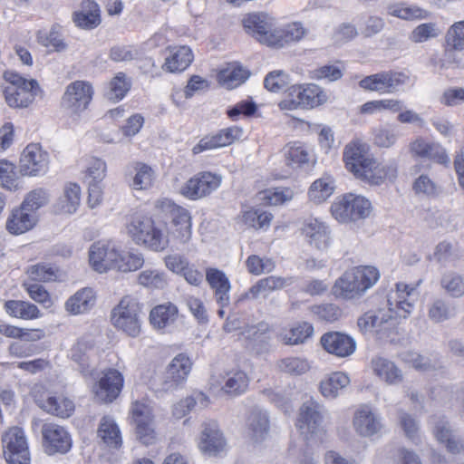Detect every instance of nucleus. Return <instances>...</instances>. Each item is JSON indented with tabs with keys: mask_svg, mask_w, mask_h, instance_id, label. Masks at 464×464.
I'll use <instances>...</instances> for the list:
<instances>
[{
	"mask_svg": "<svg viewBox=\"0 0 464 464\" xmlns=\"http://www.w3.org/2000/svg\"><path fill=\"white\" fill-rule=\"evenodd\" d=\"M419 281L415 286L404 283L396 284L394 296L388 298L390 305L388 311L378 310L369 311L358 319V326L362 331H382L386 328V324L392 319V311L396 308L397 314L406 318L411 313L417 297L416 287L420 285Z\"/></svg>",
	"mask_w": 464,
	"mask_h": 464,
	"instance_id": "obj_1",
	"label": "nucleus"
},
{
	"mask_svg": "<svg viewBox=\"0 0 464 464\" xmlns=\"http://www.w3.org/2000/svg\"><path fill=\"white\" fill-rule=\"evenodd\" d=\"M343 160L346 169L353 176L370 185H380L392 173L394 176L395 169L378 162L369 154L367 144L359 140L347 144L343 150Z\"/></svg>",
	"mask_w": 464,
	"mask_h": 464,
	"instance_id": "obj_2",
	"label": "nucleus"
},
{
	"mask_svg": "<svg viewBox=\"0 0 464 464\" xmlns=\"http://www.w3.org/2000/svg\"><path fill=\"white\" fill-rule=\"evenodd\" d=\"M132 240L145 247L160 252L169 246V233L164 221L143 215L132 216L126 226Z\"/></svg>",
	"mask_w": 464,
	"mask_h": 464,
	"instance_id": "obj_3",
	"label": "nucleus"
},
{
	"mask_svg": "<svg viewBox=\"0 0 464 464\" xmlns=\"http://www.w3.org/2000/svg\"><path fill=\"white\" fill-rule=\"evenodd\" d=\"M380 273L374 266H357L346 271L336 280L334 294L346 299L360 297L379 280Z\"/></svg>",
	"mask_w": 464,
	"mask_h": 464,
	"instance_id": "obj_4",
	"label": "nucleus"
},
{
	"mask_svg": "<svg viewBox=\"0 0 464 464\" xmlns=\"http://www.w3.org/2000/svg\"><path fill=\"white\" fill-rule=\"evenodd\" d=\"M4 78L6 84L3 93L6 103L12 108H26L42 92L35 80H26L14 72H5Z\"/></svg>",
	"mask_w": 464,
	"mask_h": 464,
	"instance_id": "obj_5",
	"label": "nucleus"
},
{
	"mask_svg": "<svg viewBox=\"0 0 464 464\" xmlns=\"http://www.w3.org/2000/svg\"><path fill=\"white\" fill-rule=\"evenodd\" d=\"M324 407L310 398L299 409L296 427L306 441L322 440L325 434L323 426Z\"/></svg>",
	"mask_w": 464,
	"mask_h": 464,
	"instance_id": "obj_6",
	"label": "nucleus"
},
{
	"mask_svg": "<svg viewBox=\"0 0 464 464\" xmlns=\"http://www.w3.org/2000/svg\"><path fill=\"white\" fill-rule=\"evenodd\" d=\"M141 306L130 296L123 297L111 311V323L120 331L130 337H137L141 331Z\"/></svg>",
	"mask_w": 464,
	"mask_h": 464,
	"instance_id": "obj_7",
	"label": "nucleus"
},
{
	"mask_svg": "<svg viewBox=\"0 0 464 464\" xmlns=\"http://www.w3.org/2000/svg\"><path fill=\"white\" fill-rule=\"evenodd\" d=\"M371 211L372 206L368 199L352 193L336 198L331 206L333 217L341 223L366 218Z\"/></svg>",
	"mask_w": 464,
	"mask_h": 464,
	"instance_id": "obj_8",
	"label": "nucleus"
},
{
	"mask_svg": "<svg viewBox=\"0 0 464 464\" xmlns=\"http://www.w3.org/2000/svg\"><path fill=\"white\" fill-rule=\"evenodd\" d=\"M93 96L89 82L74 81L67 85L61 99V107L71 116L77 117L84 111Z\"/></svg>",
	"mask_w": 464,
	"mask_h": 464,
	"instance_id": "obj_9",
	"label": "nucleus"
},
{
	"mask_svg": "<svg viewBox=\"0 0 464 464\" xmlns=\"http://www.w3.org/2000/svg\"><path fill=\"white\" fill-rule=\"evenodd\" d=\"M156 209L171 218L172 235L180 242L186 243L191 237V217L189 212L169 198H161L155 203Z\"/></svg>",
	"mask_w": 464,
	"mask_h": 464,
	"instance_id": "obj_10",
	"label": "nucleus"
},
{
	"mask_svg": "<svg viewBox=\"0 0 464 464\" xmlns=\"http://www.w3.org/2000/svg\"><path fill=\"white\" fill-rule=\"evenodd\" d=\"M246 31L262 44L275 47L278 44L279 36L276 34L274 19L265 13H256L246 15L243 19Z\"/></svg>",
	"mask_w": 464,
	"mask_h": 464,
	"instance_id": "obj_11",
	"label": "nucleus"
},
{
	"mask_svg": "<svg viewBox=\"0 0 464 464\" xmlns=\"http://www.w3.org/2000/svg\"><path fill=\"white\" fill-rule=\"evenodd\" d=\"M4 455L8 464H30V453L24 432L13 427L3 436Z\"/></svg>",
	"mask_w": 464,
	"mask_h": 464,
	"instance_id": "obj_12",
	"label": "nucleus"
},
{
	"mask_svg": "<svg viewBox=\"0 0 464 464\" xmlns=\"http://www.w3.org/2000/svg\"><path fill=\"white\" fill-rule=\"evenodd\" d=\"M198 447L208 457H217L227 450V440L216 420L202 423Z\"/></svg>",
	"mask_w": 464,
	"mask_h": 464,
	"instance_id": "obj_13",
	"label": "nucleus"
},
{
	"mask_svg": "<svg viewBox=\"0 0 464 464\" xmlns=\"http://www.w3.org/2000/svg\"><path fill=\"white\" fill-rule=\"evenodd\" d=\"M132 419L135 423V435L144 445H151L157 440L154 419L150 406L136 401L131 408Z\"/></svg>",
	"mask_w": 464,
	"mask_h": 464,
	"instance_id": "obj_14",
	"label": "nucleus"
},
{
	"mask_svg": "<svg viewBox=\"0 0 464 464\" xmlns=\"http://www.w3.org/2000/svg\"><path fill=\"white\" fill-rule=\"evenodd\" d=\"M221 184V177L211 172H200L190 178L180 188V193L192 200L205 198Z\"/></svg>",
	"mask_w": 464,
	"mask_h": 464,
	"instance_id": "obj_15",
	"label": "nucleus"
},
{
	"mask_svg": "<svg viewBox=\"0 0 464 464\" xmlns=\"http://www.w3.org/2000/svg\"><path fill=\"white\" fill-rule=\"evenodd\" d=\"M322 92L315 84L306 87L292 86L289 89L288 98L279 103L281 109L295 110L298 107H314L322 102Z\"/></svg>",
	"mask_w": 464,
	"mask_h": 464,
	"instance_id": "obj_16",
	"label": "nucleus"
},
{
	"mask_svg": "<svg viewBox=\"0 0 464 464\" xmlns=\"http://www.w3.org/2000/svg\"><path fill=\"white\" fill-rule=\"evenodd\" d=\"M118 256L119 250L112 242H96L89 250L90 264L100 273L114 269Z\"/></svg>",
	"mask_w": 464,
	"mask_h": 464,
	"instance_id": "obj_17",
	"label": "nucleus"
},
{
	"mask_svg": "<svg viewBox=\"0 0 464 464\" xmlns=\"http://www.w3.org/2000/svg\"><path fill=\"white\" fill-rule=\"evenodd\" d=\"M44 450L49 455L66 453L72 447L68 432L55 423H45L42 428Z\"/></svg>",
	"mask_w": 464,
	"mask_h": 464,
	"instance_id": "obj_18",
	"label": "nucleus"
},
{
	"mask_svg": "<svg viewBox=\"0 0 464 464\" xmlns=\"http://www.w3.org/2000/svg\"><path fill=\"white\" fill-rule=\"evenodd\" d=\"M353 427L355 432L364 438L372 437L383 428L381 418L366 404L361 405L353 413Z\"/></svg>",
	"mask_w": 464,
	"mask_h": 464,
	"instance_id": "obj_19",
	"label": "nucleus"
},
{
	"mask_svg": "<svg viewBox=\"0 0 464 464\" xmlns=\"http://www.w3.org/2000/svg\"><path fill=\"white\" fill-rule=\"evenodd\" d=\"M48 165V155L38 144H29L20 159V171L23 175L36 176L44 172Z\"/></svg>",
	"mask_w": 464,
	"mask_h": 464,
	"instance_id": "obj_20",
	"label": "nucleus"
},
{
	"mask_svg": "<svg viewBox=\"0 0 464 464\" xmlns=\"http://www.w3.org/2000/svg\"><path fill=\"white\" fill-rule=\"evenodd\" d=\"M321 343L324 349L338 357H348L356 349V343L348 334L340 332H330L321 337Z\"/></svg>",
	"mask_w": 464,
	"mask_h": 464,
	"instance_id": "obj_21",
	"label": "nucleus"
},
{
	"mask_svg": "<svg viewBox=\"0 0 464 464\" xmlns=\"http://www.w3.org/2000/svg\"><path fill=\"white\" fill-rule=\"evenodd\" d=\"M123 385V378L120 372L108 370L94 388L97 400L111 402L117 398Z\"/></svg>",
	"mask_w": 464,
	"mask_h": 464,
	"instance_id": "obj_22",
	"label": "nucleus"
},
{
	"mask_svg": "<svg viewBox=\"0 0 464 464\" xmlns=\"http://www.w3.org/2000/svg\"><path fill=\"white\" fill-rule=\"evenodd\" d=\"M206 280L214 291L217 304L221 307H227L230 304V282L226 274L218 268H207Z\"/></svg>",
	"mask_w": 464,
	"mask_h": 464,
	"instance_id": "obj_23",
	"label": "nucleus"
},
{
	"mask_svg": "<svg viewBox=\"0 0 464 464\" xmlns=\"http://www.w3.org/2000/svg\"><path fill=\"white\" fill-rule=\"evenodd\" d=\"M243 334L247 341V347L256 353H266L270 349L271 331L268 324L260 322L247 326Z\"/></svg>",
	"mask_w": 464,
	"mask_h": 464,
	"instance_id": "obj_24",
	"label": "nucleus"
},
{
	"mask_svg": "<svg viewBox=\"0 0 464 464\" xmlns=\"http://www.w3.org/2000/svg\"><path fill=\"white\" fill-rule=\"evenodd\" d=\"M302 233L308 243L319 250H324L330 244L329 227L317 218H310L304 222Z\"/></svg>",
	"mask_w": 464,
	"mask_h": 464,
	"instance_id": "obj_25",
	"label": "nucleus"
},
{
	"mask_svg": "<svg viewBox=\"0 0 464 464\" xmlns=\"http://www.w3.org/2000/svg\"><path fill=\"white\" fill-rule=\"evenodd\" d=\"M410 150L415 156L430 160L439 164L446 165L450 159L446 150L438 143L427 142L418 138L410 144Z\"/></svg>",
	"mask_w": 464,
	"mask_h": 464,
	"instance_id": "obj_26",
	"label": "nucleus"
},
{
	"mask_svg": "<svg viewBox=\"0 0 464 464\" xmlns=\"http://www.w3.org/2000/svg\"><path fill=\"white\" fill-rule=\"evenodd\" d=\"M285 164L292 168H303L314 163V156L307 148L300 142H290L282 150Z\"/></svg>",
	"mask_w": 464,
	"mask_h": 464,
	"instance_id": "obj_27",
	"label": "nucleus"
},
{
	"mask_svg": "<svg viewBox=\"0 0 464 464\" xmlns=\"http://www.w3.org/2000/svg\"><path fill=\"white\" fill-rule=\"evenodd\" d=\"M37 223V216L23 207L14 209L7 218L6 229L13 235H21L31 230Z\"/></svg>",
	"mask_w": 464,
	"mask_h": 464,
	"instance_id": "obj_28",
	"label": "nucleus"
},
{
	"mask_svg": "<svg viewBox=\"0 0 464 464\" xmlns=\"http://www.w3.org/2000/svg\"><path fill=\"white\" fill-rule=\"evenodd\" d=\"M162 69L169 72H183L193 61V53L188 46L169 47Z\"/></svg>",
	"mask_w": 464,
	"mask_h": 464,
	"instance_id": "obj_29",
	"label": "nucleus"
},
{
	"mask_svg": "<svg viewBox=\"0 0 464 464\" xmlns=\"http://www.w3.org/2000/svg\"><path fill=\"white\" fill-rule=\"evenodd\" d=\"M373 372L387 384L396 385L403 381V374L397 365L384 357H375L372 360Z\"/></svg>",
	"mask_w": 464,
	"mask_h": 464,
	"instance_id": "obj_30",
	"label": "nucleus"
},
{
	"mask_svg": "<svg viewBox=\"0 0 464 464\" xmlns=\"http://www.w3.org/2000/svg\"><path fill=\"white\" fill-rule=\"evenodd\" d=\"M75 24L82 29L91 30L101 24L99 5L92 0H83L81 10L74 14Z\"/></svg>",
	"mask_w": 464,
	"mask_h": 464,
	"instance_id": "obj_31",
	"label": "nucleus"
},
{
	"mask_svg": "<svg viewBox=\"0 0 464 464\" xmlns=\"http://www.w3.org/2000/svg\"><path fill=\"white\" fill-rule=\"evenodd\" d=\"M97 437L100 442L109 448L118 449L122 444L120 429L111 416H103L97 429Z\"/></svg>",
	"mask_w": 464,
	"mask_h": 464,
	"instance_id": "obj_32",
	"label": "nucleus"
},
{
	"mask_svg": "<svg viewBox=\"0 0 464 464\" xmlns=\"http://www.w3.org/2000/svg\"><path fill=\"white\" fill-rule=\"evenodd\" d=\"M246 426L249 436L256 441L265 440L269 431V420L266 411L254 407L247 418Z\"/></svg>",
	"mask_w": 464,
	"mask_h": 464,
	"instance_id": "obj_33",
	"label": "nucleus"
},
{
	"mask_svg": "<svg viewBox=\"0 0 464 464\" xmlns=\"http://www.w3.org/2000/svg\"><path fill=\"white\" fill-rule=\"evenodd\" d=\"M127 177L134 189H147L152 186L154 170L145 163L134 162L128 167Z\"/></svg>",
	"mask_w": 464,
	"mask_h": 464,
	"instance_id": "obj_34",
	"label": "nucleus"
},
{
	"mask_svg": "<svg viewBox=\"0 0 464 464\" xmlns=\"http://www.w3.org/2000/svg\"><path fill=\"white\" fill-rule=\"evenodd\" d=\"M248 382L249 379L244 371L232 370L222 376L221 390L229 395H240L246 391Z\"/></svg>",
	"mask_w": 464,
	"mask_h": 464,
	"instance_id": "obj_35",
	"label": "nucleus"
},
{
	"mask_svg": "<svg viewBox=\"0 0 464 464\" xmlns=\"http://www.w3.org/2000/svg\"><path fill=\"white\" fill-rule=\"evenodd\" d=\"M95 304V295L92 288H82L71 296L65 303L66 310L72 314H83Z\"/></svg>",
	"mask_w": 464,
	"mask_h": 464,
	"instance_id": "obj_36",
	"label": "nucleus"
},
{
	"mask_svg": "<svg viewBox=\"0 0 464 464\" xmlns=\"http://www.w3.org/2000/svg\"><path fill=\"white\" fill-rule=\"evenodd\" d=\"M350 383L349 377L341 372H334L320 383V392L327 399H335Z\"/></svg>",
	"mask_w": 464,
	"mask_h": 464,
	"instance_id": "obj_37",
	"label": "nucleus"
},
{
	"mask_svg": "<svg viewBox=\"0 0 464 464\" xmlns=\"http://www.w3.org/2000/svg\"><path fill=\"white\" fill-rule=\"evenodd\" d=\"M178 314V308L171 303L155 306L150 314V324L156 329H163L173 324Z\"/></svg>",
	"mask_w": 464,
	"mask_h": 464,
	"instance_id": "obj_38",
	"label": "nucleus"
},
{
	"mask_svg": "<svg viewBox=\"0 0 464 464\" xmlns=\"http://www.w3.org/2000/svg\"><path fill=\"white\" fill-rule=\"evenodd\" d=\"M334 179L329 175H325L312 183L308 191V197L315 204L323 203L334 193Z\"/></svg>",
	"mask_w": 464,
	"mask_h": 464,
	"instance_id": "obj_39",
	"label": "nucleus"
},
{
	"mask_svg": "<svg viewBox=\"0 0 464 464\" xmlns=\"http://www.w3.org/2000/svg\"><path fill=\"white\" fill-rule=\"evenodd\" d=\"M5 309L9 315L24 320L35 319L40 316L38 307L35 304L25 301H6L5 304Z\"/></svg>",
	"mask_w": 464,
	"mask_h": 464,
	"instance_id": "obj_40",
	"label": "nucleus"
},
{
	"mask_svg": "<svg viewBox=\"0 0 464 464\" xmlns=\"http://www.w3.org/2000/svg\"><path fill=\"white\" fill-rule=\"evenodd\" d=\"M81 202V188L76 183H68L63 188V194L59 198L58 207L65 214L74 213Z\"/></svg>",
	"mask_w": 464,
	"mask_h": 464,
	"instance_id": "obj_41",
	"label": "nucleus"
},
{
	"mask_svg": "<svg viewBox=\"0 0 464 464\" xmlns=\"http://www.w3.org/2000/svg\"><path fill=\"white\" fill-rule=\"evenodd\" d=\"M42 408L53 415L68 418L74 411V404L69 399L51 396L44 401Z\"/></svg>",
	"mask_w": 464,
	"mask_h": 464,
	"instance_id": "obj_42",
	"label": "nucleus"
},
{
	"mask_svg": "<svg viewBox=\"0 0 464 464\" xmlns=\"http://www.w3.org/2000/svg\"><path fill=\"white\" fill-rule=\"evenodd\" d=\"M399 424L405 437L415 445L421 443L420 421L410 413L400 411Z\"/></svg>",
	"mask_w": 464,
	"mask_h": 464,
	"instance_id": "obj_43",
	"label": "nucleus"
},
{
	"mask_svg": "<svg viewBox=\"0 0 464 464\" xmlns=\"http://www.w3.org/2000/svg\"><path fill=\"white\" fill-rule=\"evenodd\" d=\"M249 77V72L239 64H229L219 72V81L227 88H234L244 82Z\"/></svg>",
	"mask_w": 464,
	"mask_h": 464,
	"instance_id": "obj_44",
	"label": "nucleus"
},
{
	"mask_svg": "<svg viewBox=\"0 0 464 464\" xmlns=\"http://www.w3.org/2000/svg\"><path fill=\"white\" fill-rule=\"evenodd\" d=\"M307 34V30L304 27L302 23L295 22L285 25L284 29H277L276 34L279 38L278 44L275 47L280 48L292 42H298L302 40Z\"/></svg>",
	"mask_w": 464,
	"mask_h": 464,
	"instance_id": "obj_45",
	"label": "nucleus"
},
{
	"mask_svg": "<svg viewBox=\"0 0 464 464\" xmlns=\"http://www.w3.org/2000/svg\"><path fill=\"white\" fill-rule=\"evenodd\" d=\"M454 314V308L441 298H436L428 304V317L433 323L447 321Z\"/></svg>",
	"mask_w": 464,
	"mask_h": 464,
	"instance_id": "obj_46",
	"label": "nucleus"
},
{
	"mask_svg": "<svg viewBox=\"0 0 464 464\" xmlns=\"http://www.w3.org/2000/svg\"><path fill=\"white\" fill-rule=\"evenodd\" d=\"M313 333L314 328L312 324L308 323H301L288 332L282 334L280 335V339L285 344L294 345L304 343L312 336Z\"/></svg>",
	"mask_w": 464,
	"mask_h": 464,
	"instance_id": "obj_47",
	"label": "nucleus"
},
{
	"mask_svg": "<svg viewBox=\"0 0 464 464\" xmlns=\"http://www.w3.org/2000/svg\"><path fill=\"white\" fill-rule=\"evenodd\" d=\"M138 283L151 289H163L168 285L166 274L158 269H145L138 276Z\"/></svg>",
	"mask_w": 464,
	"mask_h": 464,
	"instance_id": "obj_48",
	"label": "nucleus"
},
{
	"mask_svg": "<svg viewBox=\"0 0 464 464\" xmlns=\"http://www.w3.org/2000/svg\"><path fill=\"white\" fill-rule=\"evenodd\" d=\"M143 265L144 257L141 253L128 252L125 254H121L119 252V256L117 258L114 269L120 272L127 273L137 271L142 267Z\"/></svg>",
	"mask_w": 464,
	"mask_h": 464,
	"instance_id": "obj_49",
	"label": "nucleus"
},
{
	"mask_svg": "<svg viewBox=\"0 0 464 464\" xmlns=\"http://www.w3.org/2000/svg\"><path fill=\"white\" fill-rule=\"evenodd\" d=\"M428 423L431 427L433 436L441 444L453 435L450 422L445 416L431 415L428 420Z\"/></svg>",
	"mask_w": 464,
	"mask_h": 464,
	"instance_id": "obj_50",
	"label": "nucleus"
},
{
	"mask_svg": "<svg viewBox=\"0 0 464 464\" xmlns=\"http://www.w3.org/2000/svg\"><path fill=\"white\" fill-rule=\"evenodd\" d=\"M130 88V82L123 72H119L109 83L106 96L111 101L121 100Z\"/></svg>",
	"mask_w": 464,
	"mask_h": 464,
	"instance_id": "obj_51",
	"label": "nucleus"
},
{
	"mask_svg": "<svg viewBox=\"0 0 464 464\" xmlns=\"http://www.w3.org/2000/svg\"><path fill=\"white\" fill-rule=\"evenodd\" d=\"M440 285L452 297H460L464 295V280L456 273L444 274L440 280Z\"/></svg>",
	"mask_w": 464,
	"mask_h": 464,
	"instance_id": "obj_52",
	"label": "nucleus"
},
{
	"mask_svg": "<svg viewBox=\"0 0 464 464\" xmlns=\"http://www.w3.org/2000/svg\"><path fill=\"white\" fill-rule=\"evenodd\" d=\"M448 46L461 51L464 49V20L454 23L446 34Z\"/></svg>",
	"mask_w": 464,
	"mask_h": 464,
	"instance_id": "obj_53",
	"label": "nucleus"
},
{
	"mask_svg": "<svg viewBox=\"0 0 464 464\" xmlns=\"http://www.w3.org/2000/svg\"><path fill=\"white\" fill-rule=\"evenodd\" d=\"M191 366L192 362L190 359L187 355L179 353L172 359L170 363L168 365L167 370L173 372V374L185 382L191 371Z\"/></svg>",
	"mask_w": 464,
	"mask_h": 464,
	"instance_id": "obj_54",
	"label": "nucleus"
},
{
	"mask_svg": "<svg viewBox=\"0 0 464 464\" xmlns=\"http://www.w3.org/2000/svg\"><path fill=\"white\" fill-rule=\"evenodd\" d=\"M278 367L281 371L300 375L306 372L310 366L306 360L298 357H288L278 362Z\"/></svg>",
	"mask_w": 464,
	"mask_h": 464,
	"instance_id": "obj_55",
	"label": "nucleus"
},
{
	"mask_svg": "<svg viewBox=\"0 0 464 464\" xmlns=\"http://www.w3.org/2000/svg\"><path fill=\"white\" fill-rule=\"evenodd\" d=\"M289 83V75L282 70L270 72L265 78V87L274 92H277L285 88Z\"/></svg>",
	"mask_w": 464,
	"mask_h": 464,
	"instance_id": "obj_56",
	"label": "nucleus"
},
{
	"mask_svg": "<svg viewBox=\"0 0 464 464\" xmlns=\"http://www.w3.org/2000/svg\"><path fill=\"white\" fill-rule=\"evenodd\" d=\"M47 202L48 195L46 191L39 188L31 191L23 201L21 207L35 214L36 210L45 206Z\"/></svg>",
	"mask_w": 464,
	"mask_h": 464,
	"instance_id": "obj_57",
	"label": "nucleus"
},
{
	"mask_svg": "<svg viewBox=\"0 0 464 464\" xmlns=\"http://www.w3.org/2000/svg\"><path fill=\"white\" fill-rule=\"evenodd\" d=\"M413 190L416 194H423L434 197L439 194V186L428 175H420L413 183Z\"/></svg>",
	"mask_w": 464,
	"mask_h": 464,
	"instance_id": "obj_58",
	"label": "nucleus"
},
{
	"mask_svg": "<svg viewBox=\"0 0 464 464\" xmlns=\"http://www.w3.org/2000/svg\"><path fill=\"white\" fill-rule=\"evenodd\" d=\"M106 162L100 159H93L86 170V182L102 183L106 176Z\"/></svg>",
	"mask_w": 464,
	"mask_h": 464,
	"instance_id": "obj_59",
	"label": "nucleus"
},
{
	"mask_svg": "<svg viewBox=\"0 0 464 464\" xmlns=\"http://www.w3.org/2000/svg\"><path fill=\"white\" fill-rule=\"evenodd\" d=\"M256 111V105L254 102L245 100L237 102L230 107L227 114L232 121H237L241 115L245 117L252 116Z\"/></svg>",
	"mask_w": 464,
	"mask_h": 464,
	"instance_id": "obj_60",
	"label": "nucleus"
},
{
	"mask_svg": "<svg viewBox=\"0 0 464 464\" xmlns=\"http://www.w3.org/2000/svg\"><path fill=\"white\" fill-rule=\"evenodd\" d=\"M197 401H198L201 405L206 406L208 397L204 393L198 392L196 395V398H186L185 400L180 401L178 404L174 406L173 414L177 418L183 417L195 406V403Z\"/></svg>",
	"mask_w": 464,
	"mask_h": 464,
	"instance_id": "obj_61",
	"label": "nucleus"
},
{
	"mask_svg": "<svg viewBox=\"0 0 464 464\" xmlns=\"http://www.w3.org/2000/svg\"><path fill=\"white\" fill-rule=\"evenodd\" d=\"M398 135L395 130L381 127L374 130V144L381 148H390L397 141Z\"/></svg>",
	"mask_w": 464,
	"mask_h": 464,
	"instance_id": "obj_62",
	"label": "nucleus"
},
{
	"mask_svg": "<svg viewBox=\"0 0 464 464\" xmlns=\"http://www.w3.org/2000/svg\"><path fill=\"white\" fill-rule=\"evenodd\" d=\"M359 84L365 90L387 92L384 72L367 76L361 80Z\"/></svg>",
	"mask_w": 464,
	"mask_h": 464,
	"instance_id": "obj_63",
	"label": "nucleus"
},
{
	"mask_svg": "<svg viewBox=\"0 0 464 464\" xmlns=\"http://www.w3.org/2000/svg\"><path fill=\"white\" fill-rule=\"evenodd\" d=\"M439 32L435 24L426 23L418 25L411 34V39L414 43H422L430 38L438 36Z\"/></svg>",
	"mask_w": 464,
	"mask_h": 464,
	"instance_id": "obj_64",
	"label": "nucleus"
}]
</instances>
